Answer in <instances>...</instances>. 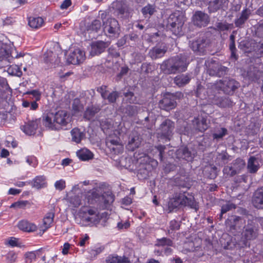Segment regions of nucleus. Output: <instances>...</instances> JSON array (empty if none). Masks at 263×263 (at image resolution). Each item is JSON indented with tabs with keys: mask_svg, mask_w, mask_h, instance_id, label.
<instances>
[{
	"mask_svg": "<svg viewBox=\"0 0 263 263\" xmlns=\"http://www.w3.org/2000/svg\"><path fill=\"white\" fill-rule=\"evenodd\" d=\"M43 124L51 130L66 129L70 126L71 119L67 111L59 110L55 113L49 112L43 118Z\"/></svg>",
	"mask_w": 263,
	"mask_h": 263,
	"instance_id": "obj_1",
	"label": "nucleus"
},
{
	"mask_svg": "<svg viewBox=\"0 0 263 263\" xmlns=\"http://www.w3.org/2000/svg\"><path fill=\"white\" fill-rule=\"evenodd\" d=\"M188 207L197 211L198 205L194 196L186 192L180 191L174 194L168 202V208L170 211L176 208Z\"/></svg>",
	"mask_w": 263,
	"mask_h": 263,
	"instance_id": "obj_2",
	"label": "nucleus"
},
{
	"mask_svg": "<svg viewBox=\"0 0 263 263\" xmlns=\"http://www.w3.org/2000/svg\"><path fill=\"white\" fill-rule=\"evenodd\" d=\"M186 55L180 54L165 60L160 65L161 70L165 74H173L186 70L189 63Z\"/></svg>",
	"mask_w": 263,
	"mask_h": 263,
	"instance_id": "obj_3",
	"label": "nucleus"
},
{
	"mask_svg": "<svg viewBox=\"0 0 263 263\" xmlns=\"http://www.w3.org/2000/svg\"><path fill=\"white\" fill-rule=\"evenodd\" d=\"M239 86V83L234 79L227 78L211 84V88L209 90L211 92L217 91L219 93L220 91H222L226 94L232 95Z\"/></svg>",
	"mask_w": 263,
	"mask_h": 263,
	"instance_id": "obj_4",
	"label": "nucleus"
},
{
	"mask_svg": "<svg viewBox=\"0 0 263 263\" xmlns=\"http://www.w3.org/2000/svg\"><path fill=\"white\" fill-rule=\"evenodd\" d=\"M111 8L114 10V14L121 20L128 19L131 16L133 11L127 0H116L111 4Z\"/></svg>",
	"mask_w": 263,
	"mask_h": 263,
	"instance_id": "obj_5",
	"label": "nucleus"
},
{
	"mask_svg": "<svg viewBox=\"0 0 263 263\" xmlns=\"http://www.w3.org/2000/svg\"><path fill=\"white\" fill-rule=\"evenodd\" d=\"M105 34L110 38L115 39L119 37L120 33V26L115 18L107 17V21L102 24Z\"/></svg>",
	"mask_w": 263,
	"mask_h": 263,
	"instance_id": "obj_6",
	"label": "nucleus"
},
{
	"mask_svg": "<svg viewBox=\"0 0 263 263\" xmlns=\"http://www.w3.org/2000/svg\"><path fill=\"white\" fill-rule=\"evenodd\" d=\"M209 42L204 34H200L195 39L189 41L190 47L199 55L204 54Z\"/></svg>",
	"mask_w": 263,
	"mask_h": 263,
	"instance_id": "obj_7",
	"label": "nucleus"
},
{
	"mask_svg": "<svg viewBox=\"0 0 263 263\" xmlns=\"http://www.w3.org/2000/svg\"><path fill=\"white\" fill-rule=\"evenodd\" d=\"M184 22L181 16L176 13H172L167 20L166 26L176 35L182 34Z\"/></svg>",
	"mask_w": 263,
	"mask_h": 263,
	"instance_id": "obj_8",
	"label": "nucleus"
},
{
	"mask_svg": "<svg viewBox=\"0 0 263 263\" xmlns=\"http://www.w3.org/2000/svg\"><path fill=\"white\" fill-rule=\"evenodd\" d=\"M243 228L245 230L243 232V235L245 240L242 241V244H238L239 247L240 248L247 247L248 245V240H253L255 239L258 235V229L254 222H248L247 225L245 226Z\"/></svg>",
	"mask_w": 263,
	"mask_h": 263,
	"instance_id": "obj_9",
	"label": "nucleus"
},
{
	"mask_svg": "<svg viewBox=\"0 0 263 263\" xmlns=\"http://www.w3.org/2000/svg\"><path fill=\"white\" fill-rule=\"evenodd\" d=\"M246 220L243 218L232 215L229 217L226 221V224L229 230L232 233L240 231L245 227Z\"/></svg>",
	"mask_w": 263,
	"mask_h": 263,
	"instance_id": "obj_10",
	"label": "nucleus"
},
{
	"mask_svg": "<svg viewBox=\"0 0 263 263\" xmlns=\"http://www.w3.org/2000/svg\"><path fill=\"white\" fill-rule=\"evenodd\" d=\"M175 127L174 123L170 119H165L161 124L158 134L164 138L170 139Z\"/></svg>",
	"mask_w": 263,
	"mask_h": 263,
	"instance_id": "obj_11",
	"label": "nucleus"
},
{
	"mask_svg": "<svg viewBox=\"0 0 263 263\" xmlns=\"http://www.w3.org/2000/svg\"><path fill=\"white\" fill-rule=\"evenodd\" d=\"M142 137L139 132L136 130H133L129 135L126 148L130 151H134L138 148L142 142Z\"/></svg>",
	"mask_w": 263,
	"mask_h": 263,
	"instance_id": "obj_12",
	"label": "nucleus"
},
{
	"mask_svg": "<svg viewBox=\"0 0 263 263\" xmlns=\"http://www.w3.org/2000/svg\"><path fill=\"white\" fill-rule=\"evenodd\" d=\"M208 10L210 13H214L218 10H226L229 4V0H208Z\"/></svg>",
	"mask_w": 263,
	"mask_h": 263,
	"instance_id": "obj_13",
	"label": "nucleus"
},
{
	"mask_svg": "<svg viewBox=\"0 0 263 263\" xmlns=\"http://www.w3.org/2000/svg\"><path fill=\"white\" fill-rule=\"evenodd\" d=\"M193 22L195 26L199 27H205L210 22L209 16L202 11H197L193 16Z\"/></svg>",
	"mask_w": 263,
	"mask_h": 263,
	"instance_id": "obj_14",
	"label": "nucleus"
},
{
	"mask_svg": "<svg viewBox=\"0 0 263 263\" xmlns=\"http://www.w3.org/2000/svg\"><path fill=\"white\" fill-rule=\"evenodd\" d=\"M247 77L250 81L259 83L260 81H263V71L257 67L251 66L247 71Z\"/></svg>",
	"mask_w": 263,
	"mask_h": 263,
	"instance_id": "obj_15",
	"label": "nucleus"
},
{
	"mask_svg": "<svg viewBox=\"0 0 263 263\" xmlns=\"http://www.w3.org/2000/svg\"><path fill=\"white\" fill-rule=\"evenodd\" d=\"M212 102L220 108L230 107L233 106V102L228 97L220 96L219 94L213 95L211 98Z\"/></svg>",
	"mask_w": 263,
	"mask_h": 263,
	"instance_id": "obj_16",
	"label": "nucleus"
},
{
	"mask_svg": "<svg viewBox=\"0 0 263 263\" xmlns=\"http://www.w3.org/2000/svg\"><path fill=\"white\" fill-rule=\"evenodd\" d=\"M84 59V52L80 49L77 48L69 54L67 61L70 64L76 65L82 62Z\"/></svg>",
	"mask_w": 263,
	"mask_h": 263,
	"instance_id": "obj_17",
	"label": "nucleus"
},
{
	"mask_svg": "<svg viewBox=\"0 0 263 263\" xmlns=\"http://www.w3.org/2000/svg\"><path fill=\"white\" fill-rule=\"evenodd\" d=\"M108 46V43L102 41H97L92 42L89 51L90 55L93 57L100 54L104 51Z\"/></svg>",
	"mask_w": 263,
	"mask_h": 263,
	"instance_id": "obj_18",
	"label": "nucleus"
},
{
	"mask_svg": "<svg viewBox=\"0 0 263 263\" xmlns=\"http://www.w3.org/2000/svg\"><path fill=\"white\" fill-rule=\"evenodd\" d=\"M173 96L167 94L159 101V105L161 109L169 110L174 108L176 106V102Z\"/></svg>",
	"mask_w": 263,
	"mask_h": 263,
	"instance_id": "obj_19",
	"label": "nucleus"
},
{
	"mask_svg": "<svg viewBox=\"0 0 263 263\" xmlns=\"http://www.w3.org/2000/svg\"><path fill=\"white\" fill-rule=\"evenodd\" d=\"M250 15V10L247 8L244 9L234 21L235 27L239 28L244 27L245 24L249 19Z\"/></svg>",
	"mask_w": 263,
	"mask_h": 263,
	"instance_id": "obj_20",
	"label": "nucleus"
},
{
	"mask_svg": "<svg viewBox=\"0 0 263 263\" xmlns=\"http://www.w3.org/2000/svg\"><path fill=\"white\" fill-rule=\"evenodd\" d=\"M176 156L179 159L191 162L195 157V153L187 147H181L176 151Z\"/></svg>",
	"mask_w": 263,
	"mask_h": 263,
	"instance_id": "obj_21",
	"label": "nucleus"
},
{
	"mask_svg": "<svg viewBox=\"0 0 263 263\" xmlns=\"http://www.w3.org/2000/svg\"><path fill=\"white\" fill-rule=\"evenodd\" d=\"M39 121L38 120H32L25 123L24 125L21 126V129L24 133L28 135H33L39 127Z\"/></svg>",
	"mask_w": 263,
	"mask_h": 263,
	"instance_id": "obj_22",
	"label": "nucleus"
},
{
	"mask_svg": "<svg viewBox=\"0 0 263 263\" xmlns=\"http://www.w3.org/2000/svg\"><path fill=\"white\" fill-rule=\"evenodd\" d=\"M229 68L222 65H214L208 70L209 73L212 76L221 77L228 73Z\"/></svg>",
	"mask_w": 263,
	"mask_h": 263,
	"instance_id": "obj_23",
	"label": "nucleus"
},
{
	"mask_svg": "<svg viewBox=\"0 0 263 263\" xmlns=\"http://www.w3.org/2000/svg\"><path fill=\"white\" fill-rule=\"evenodd\" d=\"M192 123L194 128L200 132H204L209 127L206 119L202 117L195 118Z\"/></svg>",
	"mask_w": 263,
	"mask_h": 263,
	"instance_id": "obj_24",
	"label": "nucleus"
},
{
	"mask_svg": "<svg viewBox=\"0 0 263 263\" xmlns=\"http://www.w3.org/2000/svg\"><path fill=\"white\" fill-rule=\"evenodd\" d=\"M191 78L192 75L190 73L180 74L174 78V82L178 87H183L189 83Z\"/></svg>",
	"mask_w": 263,
	"mask_h": 263,
	"instance_id": "obj_25",
	"label": "nucleus"
},
{
	"mask_svg": "<svg viewBox=\"0 0 263 263\" xmlns=\"http://www.w3.org/2000/svg\"><path fill=\"white\" fill-rule=\"evenodd\" d=\"M252 202L257 208H263V186L257 189L254 193Z\"/></svg>",
	"mask_w": 263,
	"mask_h": 263,
	"instance_id": "obj_26",
	"label": "nucleus"
},
{
	"mask_svg": "<svg viewBox=\"0 0 263 263\" xmlns=\"http://www.w3.org/2000/svg\"><path fill=\"white\" fill-rule=\"evenodd\" d=\"M166 51L167 48L165 46H155L149 51L148 54L152 59L155 60L163 57Z\"/></svg>",
	"mask_w": 263,
	"mask_h": 263,
	"instance_id": "obj_27",
	"label": "nucleus"
},
{
	"mask_svg": "<svg viewBox=\"0 0 263 263\" xmlns=\"http://www.w3.org/2000/svg\"><path fill=\"white\" fill-rule=\"evenodd\" d=\"M248 172L250 174H255L260 168L257 159L254 156H251L247 162Z\"/></svg>",
	"mask_w": 263,
	"mask_h": 263,
	"instance_id": "obj_28",
	"label": "nucleus"
},
{
	"mask_svg": "<svg viewBox=\"0 0 263 263\" xmlns=\"http://www.w3.org/2000/svg\"><path fill=\"white\" fill-rule=\"evenodd\" d=\"M100 203L103 204V207L105 209L108 208L115 200L114 195L111 192H104L101 196Z\"/></svg>",
	"mask_w": 263,
	"mask_h": 263,
	"instance_id": "obj_29",
	"label": "nucleus"
},
{
	"mask_svg": "<svg viewBox=\"0 0 263 263\" xmlns=\"http://www.w3.org/2000/svg\"><path fill=\"white\" fill-rule=\"evenodd\" d=\"M17 226L19 229L27 232H34L36 231L37 229L35 224L25 220L20 221Z\"/></svg>",
	"mask_w": 263,
	"mask_h": 263,
	"instance_id": "obj_30",
	"label": "nucleus"
},
{
	"mask_svg": "<svg viewBox=\"0 0 263 263\" xmlns=\"http://www.w3.org/2000/svg\"><path fill=\"white\" fill-rule=\"evenodd\" d=\"M44 60L46 63L51 64V65H55L60 62V59L57 54L50 50L44 53Z\"/></svg>",
	"mask_w": 263,
	"mask_h": 263,
	"instance_id": "obj_31",
	"label": "nucleus"
},
{
	"mask_svg": "<svg viewBox=\"0 0 263 263\" xmlns=\"http://www.w3.org/2000/svg\"><path fill=\"white\" fill-rule=\"evenodd\" d=\"M70 134L71 135L72 141L77 143H80L82 140L85 138V133L81 131L80 129L78 128H73L71 130Z\"/></svg>",
	"mask_w": 263,
	"mask_h": 263,
	"instance_id": "obj_32",
	"label": "nucleus"
},
{
	"mask_svg": "<svg viewBox=\"0 0 263 263\" xmlns=\"http://www.w3.org/2000/svg\"><path fill=\"white\" fill-rule=\"evenodd\" d=\"M46 177L43 176H37L35 177L31 182L32 187L36 189H40L46 186L47 182Z\"/></svg>",
	"mask_w": 263,
	"mask_h": 263,
	"instance_id": "obj_33",
	"label": "nucleus"
},
{
	"mask_svg": "<svg viewBox=\"0 0 263 263\" xmlns=\"http://www.w3.org/2000/svg\"><path fill=\"white\" fill-rule=\"evenodd\" d=\"M151 167L149 164L141 165L138 171V178L141 180L147 179L149 177Z\"/></svg>",
	"mask_w": 263,
	"mask_h": 263,
	"instance_id": "obj_34",
	"label": "nucleus"
},
{
	"mask_svg": "<svg viewBox=\"0 0 263 263\" xmlns=\"http://www.w3.org/2000/svg\"><path fill=\"white\" fill-rule=\"evenodd\" d=\"M78 158L82 161H88L93 157L92 153L87 148H82L77 152Z\"/></svg>",
	"mask_w": 263,
	"mask_h": 263,
	"instance_id": "obj_35",
	"label": "nucleus"
},
{
	"mask_svg": "<svg viewBox=\"0 0 263 263\" xmlns=\"http://www.w3.org/2000/svg\"><path fill=\"white\" fill-rule=\"evenodd\" d=\"M106 144L110 151L115 153L117 152V146H119L121 147L120 145V139L117 137L116 139L108 138L106 140Z\"/></svg>",
	"mask_w": 263,
	"mask_h": 263,
	"instance_id": "obj_36",
	"label": "nucleus"
},
{
	"mask_svg": "<svg viewBox=\"0 0 263 263\" xmlns=\"http://www.w3.org/2000/svg\"><path fill=\"white\" fill-rule=\"evenodd\" d=\"M127 261V257L125 256L121 257L115 254L108 255L105 260L106 263H126Z\"/></svg>",
	"mask_w": 263,
	"mask_h": 263,
	"instance_id": "obj_37",
	"label": "nucleus"
},
{
	"mask_svg": "<svg viewBox=\"0 0 263 263\" xmlns=\"http://www.w3.org/2000/svg\"><path fill=\"white\" fill-rule=\"evenodd\" d=\"M54 217V213L53 212H50L46 214L43 219V228L44 231H46L48 229L51 227L53 222Z\"/></svg>",
	"mask_w": 263,
	"mask_h": 263,
	"instance_id": "obj_38",
	"label": "nucleus"
},
{
	"mask_svg": "<svg viewBox=\"0 0 263 263\" xmlns=\"http://www.w3.org/2000/svg\"><path fill=\"white\" fill-rule=\"evenodd\" d=\"M234 32H233L234 33ZM235 36L234 34H231L230 36V43L229 45V49L231 51V58L236 60L238 59V55L236 54V48L235 47Z\"/></svg>",
	"mask_w": 263,
	"mask_h": 263,
	"instance_id": "obj_39",
	"label": "nucleus"
},
{
	"mask_svg": "<svg viewBox=\"0 0 263 263\" xmlns=\"http://www.w3.org/2000/svg\"><path fill=\"white\" fill-rule=\"evenodd\" d=\"M44 23L43 19L41 17H30L28 20L29 26L33 29H38L42 27Z\"/></svg>",
	"mask_w": 263,
	"mask_h": 263,
	"instance_id": "obj_40",
	"label": "nucleus"
},
{
	"mask_svg": "<svg viewBox=\"0 0 263 263\" xmlns=\"http://www.w3.org/2000/svg\"><path fill=\"white\" fill-rule=\"evenodd\" d=\"M232 166L233 170L236 171V175L244 168L246 165L245 161L241 158H237L232 163Z\"/></svg>",
	"mask_w": 263,
	"mask_h": 263,
	"instance_id": "obj_41",
	"label": "nucleus"
},
{
	"mask_svg": "<svg viewBox=\"0 0 263 263\" xmlns=\"http://www.w3.org/2000/svg\"><path fill=\"white\" fill-rule=\"evenodd\" d=\"M133 90L132 88L128 89L123 93V96L127 102L135 104L137 103V100Z\"/></svg>",
	"mask_w": 263,
	"mask_h": 263,
	"instance_id": "obj_42",
	"label": "nucleus"
},
{
	"mask_svg": "<svg viewBox=\"0 0 263 263\" xmlns=\"http://www.w3.org/2000/svg\"><path fill=\"white\" fill-rule=\"evenodd\" d=\"M228 134V130L224 127L218 128L214 133L212 137L214 140H219Z\"/></svg>",
	"mask_w": 263,
	"mask_h": 263,
	"instance_id": "obj_43",
	"label": "nucleus"
},
{
	"mask_svg": "<svg viewBox=\"0 0 263 263\" xmlns=\"http://www.w3.org/2000/svg\"><path fill=\"white\" fill-rule=\"evenodd\" d=\"M99 111V109L97 107L94 106L88 107L84 112V117L85 119L90 120L92 119Z\"/></svg>",
	"mask_w": 263,
	"mask_h": 263,
	"instance_id": "obj_44",
	"label": "nucleus"
},
{
	"mask_svg": "<svg viewBox=\"0 0 263 263\" xmlns=\"http://www.w3.org/2000/svg\"><path fill=\"white\" fill-rule=\"evenodd\" d=\"M138 111V107L135 105H127L123 108V112L124 114L129 117H133L137 113Z\"/></svg>",
	"mask_w": 263,
	"mask_h": 263,
	"instance_id": "obj_45",
	"label": "nucleus"
},
{
	"mask_svg": "<svg viewBox=\"0 0 263 263\" xmlns=\"http://www.w3.org/2000/svg\"><path fill=\"white\" fill-rule=\"evenodd\" d=\"M72 110L74 114L82 112L84 110V106L78 98H75L72 104Z\"/></svg>",
	"mask_w": 263,
	"mask_h": 263,
	"instance_id": "obj_46",
	"label": "nucleus"
},
{
	"mask_svg": "<svg viewBox=\"0 0 263 263\" xmlns=\"http://www.w3.org/2000/svg\"><path fill=\"white\" fill-rule=\"evenodd\" d=\"M173 245V241L168 238L163 237L160 239H157L155 246L157 247H171Z\"/></svg>",
	"mask_w": 263,
	"mask_h": 263,
	"instance_id": "obj_47",
	"label": "nucleus"
},
{
	"mask_svg": "<svg viewBox=\"0 0 263 263\" xmlns=\"http://www.w3.org/2000/svg\"><path fill=\"white\" fill-rule=\"evenodd\" d=\"M37 101L35 100H27L23 102L22 105L24 107H28L30 110H36L38 107L39 104L37 103Z\"/></svg>",
	"mask_w": 263,
	"mask_h": 263,
	"instance_id": "obj_48",
	"label": "nucleus"
},
{
	"mask_svg": "<svg viewBox=\"0 0 263 263\" xmlns=\"http://www.w3.org/2000/svg\"><path fill=\"white\" fill-rule=\"evenodd\" d=\"M156 11L155 7L154 5L148 4L143 7L141 12L145 17L150 16Z\"/></svg>",
	"mask_w": 263,
	"mask_h": 263,
	"instance_id": "obj_49",
	"label": "nucleus"
},
{
	"mask_svg": "<svg viewBox=\"0 0 263 263\" xmlns=\"http://www.w3.org/2000/svg\"><path fill=\"white\" fill-rule=\"evenodd\" d=\"M229 156L226 152L219 153L217 157V161L219 165H223L228 163Z\"/></svg>",
	"mask_w": 263,
	"mask_h": 263,
	"instance_id": "obj_50",
	"label": "nucleus"
},
{
	"mask_svg": "<svg viewBox=\"0 0 263 263\" xmlns=\"http://www.w3.org/2000/svg\"><path fill=\"white\" fill-rule=\"evenodd\" d=\"M30 203L27 200H20L13 203L11 205V208L25 209L26 206H29Z\"/></svg>",
	"mask_w": 263,
	"mask_h": 263,
	"instance_id": "obj_51",
	"label": "nucleus"
},
{
	"mask_svg": "<svg viewBox=\"0 0 263 263\" xmlns=\"http://www.w3.org/2000/svg\"><path fill=\"white\" fill-rule=\"evenodd\" d=\"M8 72L11 75L16 76L17 77H21L22 72L21 68L17 65H11L8 69Z\"/></svg>",
	"mask_w": 263,
	"mask_h": 263,
	"instance_id": "obj_52",
	"label": "nucleus"
},
{
	"mask_svg": "<svg viewBox=\"0 0 263 263\" xmlns=\"http://www.w3.org/2000/svg\"><path fill=\"white\" fill-rule=\"evenodd\" d=\"M26 94L29 95L28 100H35L36 101H40L41 98V93L38 90H32L27 91Z\"/></svg>",
	"mask_w": 263,
	"mask_h": 263,
	"instance_id": "obj_53",
	"label": "nucleus"
},
{
	"mask_svg": "<svg viewBox=\"0 0 263 263\" xmlns=\"http://www.w3.org/2000/svg\"><path fill=\"white\" fill-rule=\"evenodd\" d=\"M236 205L231 201H228L227 203L221 206V214H225L227 212L233 209H235Z\"/></svg>",
	"mask_w": 263,
	"mask_h": 263,
	"instance_id": "obj_54",
	"label": "nucleus"
},
{
	"mask_svg": "<svg viewBox=\"0 0 263 263\" xmlns=\"http://www.w3.org/2000/svg\"><path fill=\"white\" fill-rule=\"evenodd\" d=\"M101 27V22L98 20L93 21L91 25L89 26L88 30L98 32Z\"/></svg>",
	"mask_w": 263,
	"mask_h": 263,
	"instance_id": "obj_55",
	"label": "nucleus"
},
{
	"mask_svg": "<svg viewBox=\"0 0 263 263\" xmlns=\"http://www.w3.org/2000/svg\"><path fill=\"white\" fill-rule=\"evenodd\" d=\"M119 97V93L116 91L110 92L108 95H107L106 98L110 103H115L117 98Z\"/></svg>",
	"mask_w": 263,
	"mask_h": 263,
	"instance_id": "obj_56",
	"label": "nucleus"
},
{
	"mask_svg": "<svg viewBox=\"0 0 263 263\" xmlns=\"http://www.w3.org/2000/svg\"><path fill=\"white\" fill-rule=\"evenodd\" d=\"M155 149H156L157 152L158 153V158L159 159L160 161H162L163 158V154L164 153L165 146L164 145H159L157 146H156L155 147Z\"/></svg>",
	"mask_w": 263,
	"mask_h": 263,
	"instance_id": "obj_57",
	"label": "nucleus"
},
{
	"mask_svg": "<svg viewBox=\"0 0 263 263\" xmlns=\"http://www.w3.org/2000/svg\"><path fill=\"white\" fill-rule=\"evenodd\" d=\"M70 201L75 208H77L81 204V199L79 196L74 195L71 196Z\"/></svg>",
	"mask_w": 263,
	"mask_h": 263,
	"instance_id": "obj_58",
	"label": "nucleus"
},
{
	"mask_svg": "<svg viewBox=\"0 0 263 263\" xmlns=\"http://www.w3.org/2000/svg\"><path fill=\"white\" fill-rule=\"evenodd\" d=\"M180 224L176 220H171L170 222V226H169L170 229L168 230V233H171V232H170L171 230L173 231L179 230L180 228Z\"/></svg>",
	"mask_w": 263,
	"mask_h": 263,
	"instance_id": "obj_59",
	"label": "nucleus"
},
{
	"mask_svg": "<svg viewBox=\"0 0 263 263\" xmlns=\"http://www.w3.org/2000/svg\"><path fill=\"white\" fill-rule=\"evenodd\" d=\"M1 52H4L5 54L0 56V60L1 62H3L5 63V64H7L8 63H10V57L8 53L6 51V50L2 49Z\"/></svg>",
	"mask_w": 263,
	"mask_h": 263,
	"instance_id": "obj_60",
	"label": "nucleus"
},
{
	"mask_svg": "<svg viewBox=\"0 0 263 263\" xmlns=\"http://www.w3.org/2000/svg\"><path fill=\"white\" fill-rule=\"evenodd\" d=\"M9 85L6 78L0 77V96L2 94L3 89H7Z\"/></svg>",
	"mask_w": 263,
	"mask_h": 263,
	"instance_id": "obj_61",
	"label": "nucleus"
},
{
	"mask_svg": "<svg viewBox=\"0 0 263 263\" xmlns=\"http://www.w3.org/2000/svg\"><path fill=\"white\" fill-rule=\"evenodd\" d=\"M223 172L224 174L230 176H233L236 175V171L233 170L232 165L226 166L223 169Z\"/></svg>",
	"mask_w": 263,
	"mask_h": 263,
	"instance_id": "obj_62",
	"label": "nucleus"
},
{
	"mask_svg": "<svg viewBox=\"0 0 263 263\" xmlns=\"http://www.w3.org/2000/svg\"><path fill=\"white\" fill-rule=\"evenodd\" d=\"M107 86L102 85L97 88V91L99 92L103 99H106L107 96Z\"/></svg>",
	"mask_w": 263,
	"mask_h": 263,
	"instance_id": "obj_63",
	"label": "nucleus"
},
{
	"mask_svg": "<svg viewBox=\"0 0 263 263\" xmlns=\"http://www.w3.org/2000/svg\"><path fill=\"white\" fill-rule=\"evenodd\" d=\"M248 179V175L247 174H243L242 175L237 176L235 177L234 181L235 183H241V182H247Z\"/></svg>",
	"mask_w": 263,
	"mask_h": 263,
	"instance_id": "obj_64",
	"label": "nucleus"
}]
</instances>
